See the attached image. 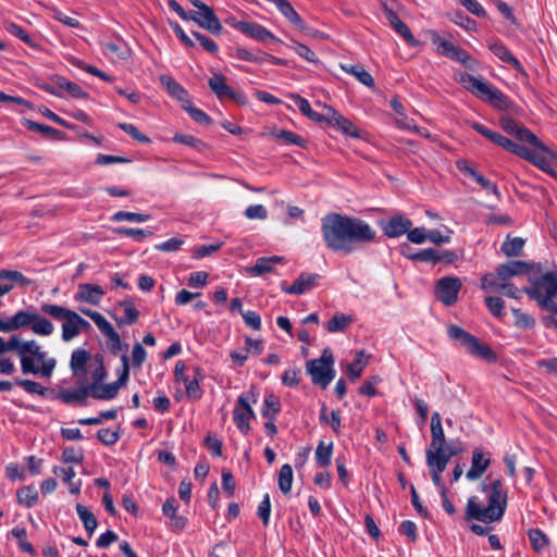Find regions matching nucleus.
Here are the masks:
<instances>
[{"label": "nucleus", "mask_w": 557, "mask_h": 557, "mask_svg": "<svg viewBox=\"0 0 557 557\" xmlns=\"http://www.w3.org/2000/svg\"><path fill=\"white\" fill-rule=\"evenodd\" d=\"M321 232L327 249L345 255L375 240L376 231L364 220L336 212L321 219Z\"/></svg>", "instance_id": "nucleus-1"}, {"label": "nucleus", "mask_w": 557, "mask_h": 557, "mask_svg": "<svg viewBox=\"0 0 557 557\" xmlns=\"http://www.w3.org/2000/svg\"><path fill=\"white\" fill-rule=\"evenodd\" d=\"M0 346L1 354L16 351L24 374L50 377L55 368V359L48 358L47 352L42 351L40 345L34 339L21 342L18 337L12 336L8 342L1 338Z\"/></svg>", "instance_id": "nucleus-2"}, {"label": "nucleus", "mask_w": 557, "mask_h": 557, "mask_svg": "<svg viewBox=\"0 0 557 557\" xmlns=\"http://www.w3.org/2000/svg\"><path fill=\"white\" fill-rule=\"evenodd\" d=\"M483 491L487 493V506H481L478 497H470L466 509L467 518L484 523L500 520L507 506V493L503 490V482L496 479L490 485H483Z\"/></svg>", "instance_id": "nucleus-3"}, {"label": "nucleus", "mask_w": 557, "mask_h": 557, "mask_svg": "<svg viewBox=\"0 0 557 557\" xmlns=\"http://www.w3.org/2000/svg\"><path fill=\"white\" fill-rule=\"evenodd\" d=\"M26 326H30L32 332L39 336H50L54 332L53 323L37 311L18 310L12 317L0 318V332L2 333H10Z\"/></svg>", "instance_id": "nucleus-4"}, {"label": "nucleus", "mask_w": 557, "mask_h": 557, "mask_svg": "<svg viewBox=\"0 0 557 557\" xmlns=\"http://www.w3.org/2000/svg\"><path fill=\"white\" fill-rule=\"evenodd\" d=\"M523 293L535 300L542 309L557 311V269L536 277L531 286L523 288Z\"/></svg>", "instance_id": "nucleus-5"}, {"label": "nucleus", "mask_w": 557, "mask_h": 557, "mask_svg": "<svg viewBox=\"0 0 557 557\" xmlns=\"http://www.w3.org/2000/svg\"><path fill=\"white\" fill-rule=\"evenodd\" d=\"M459 83L475 97L497 109H506L509 106V100L505 94L490 83L479 79L469 73H460Z\"/></svg>", "instance_id": "nucleus-6"}, {"label": "nucleus", "mask_w": 557, "mask_h": 557, "mask_svg": "<svg viewBox=\"0 0 557 557\" xmlns=\"http://www.w3.org/2000/svg\"><path fill=\"white\" fill-rule=\"evenodd\" d=\"M447 332L448 336L458 342L468 354L486 361L496 360V355L488 345L481 343L479 338L468 333L462 327L450 325Z\"/></svg>", "instance_id": "nucleus-7"}, {"label": "nucleus", "mask_w": 557, "mask_h": 557, "mask_svg": "<svg viewBox=\"0 0 557 557\" xmlns=\"http://www.w3.org/2000/svg\"><path fill=\"white\" fill-rule=\"evenodd\" d=\"M306 370L311 376L313 384L319 385L323 389L326 388L335 376L332 351L324 349L320 358L308 360Z\"/></svg>", "instance_id": "nucleus-8"}, {"label": "nucleus", "mask_w": 557, "mask_h": 557, "mask_svg": "<svg viewBox=\"0 0 557 557\" xmlns=\"http://www.w3.org/2000/svg\"><path fill=\"white\" fill-rule=\"evenodd\" d=\"M41 312L48 314L55 321H62V339L71 342L79 335L77 326V312L63 306L53 304H44L40 307Z\"/></svg>", "instance_id": "nucleus-9"}, {"label": "nucleus", "mask_w": 557, "mask_h": 557, "mask_svg": "<svg viewBox=\"0 0 557 557\" xmlns=\"http://www.w3.org/2000/svg\"><path fill=\"white\" fill-rule=\"evenodd\" d=\"M251 403H257L255 388H250L238 396L233 411L234 423L244 435L249 433L250 420L256 418V413L250 406Z\"/></svg>", "instance_id": "nucleus-10"}, {"label": "nucleus", "mask_w": 557, "mask_h": 557, "mask_svg": "<svg viewBox=\"0 0 557 557\" xmlns=\"http://www.w3.org/2000/svg\"><path fill=\"white\" fill-rule=\"evenodd\" d=\"M121 361L122 370L115 382L110 384L99 383L97 385H89L91 397L95 399L109 400L113 399L117 395L120 388L126 384L129 376V359L126 352L121 356Z\"/></svg>", "instance_id": "nucleus-11"}, {"label": "nucleus", "mask_w": 557, "mask_h": 557, "mask_svg": "<svg viewBox=\"0 0 557 557\" xmlns=\"http://www.w3.org/2000/svg\"><path fill=\"white\" fill-rule=\"evenodd\" d=\"M461 286L462 283L458 277H442L436 282L435 296L443 305L453 306L458 299Z\"/></svg>", "instance_id": "nucleus-12"}, {"label": "nucleus", "mask_w": 557, "mask_h": 557, "mask_svg": "<svg viewBox=\"0 0 557 557\" xmlns=\"http://www.w3.org/2000/svg\"><path fill=\"white\" fill-rule=\"evenodd\" d=\"M188 21L196 22L200 27L215 35L222 32L220 21L209 5H202L200 10L188 12Z\"/></svg>", "instance_id": "nucleus-13"}, {"label": "nucleus", "mask_w": 557, "mask_h": 557, "mask_svg": "<svg viewBox=\"0 0 557 557\" xmlns=\"http://www.w3.org/2000/svg\"><path fill=\"white\" fill-rule=\"evenodd\" d=\"M209 87L215 94L219 99L228 98L237 103H246V97L234 91L227 84L226 78L221 73H213L212 77L209 78Z\"/></svg>", "instance_id": "nucleus-14"}, {"label": "nucleus", "mask_w": 557, "mask_h": 557, "mask_svg": "<svg viewBox=\"0 0 557 557\" xmlns=\"http://www.w3.org/2000/svg\"><path fill=\"white\" fill-rule=\"evenodd\" d=\"M383 12L393 29L404 38L411 47L419 46V41L412 35L410 28L398 17L394 10L388 5L387 0H382Z\"/></svg>", "instance_id": "nucleus-15"}, {"label": "nucleus", "mask_w": 557, "mask_h": 557, "mask_svg": "<svg viewBox=\"0 0 557 557\" xmlns=\"http://www.w3.org/2000/svg\"><path fill=\"white\" fill-rule=\"evenodd\" d=\"M233 27L245 34L246 36L258 40L260 42H267L270 40L280 42L281 40L274 36L272 32L267 29L264 26L252 23V22H236L233 24Z\"/></svg>", "instance_id": "nucleus-16"}, {"label": "nucleus", "mask_w": 557, "mask_h": 557, "mask_svg": "<svg viewBox=\"0 0 557 557\" xmlns=\"http://www.w3.org/2000/svg\"><path fill=\"white\" fill-rule=\"evenodd\" d=\"M106 292L100 285L89 284V283H81L77 286V292L74 295V300L77 302H86L92 306H98Z\"/></svg>", "instance_id": "nucleus-17"}, {"label": "nucleus", "mask_w": 557, "mask_h": 557, "mask_svg": "<svg viewBox=\"0 0 557 557\" xmlns=\"http://www.w3.org/2000/svg\"><path fill=\"white\" fill-rule=\"evenodd\" d=\"M431 444L425 451V457L430 454L438 455L442 447L446 445V438L442 426V419L438 412H434L431 418Z\"/></svg>", "instance_id": "nucleus-18"}, {"label": "nucleus", "mask_w": 557, "mask_h": 557, "mask_svg": "<svg viewBox=\"0 0 557 557\" xmlns=\"http://www.w3.org/2000/svg\"><path fill=\"white\" fill-rule=\"evenodd\" d=\"M481 288L490 292L503 290L507 297L519 299L520 294L523 292L518 289L513 284L505 282L499 283L496 281V276L492 273L485 274L481 280Z\"/></svg>", "instance_id": "nucleus-19"}, {"label": "nucleus", "mask_w": 557, "mask_h": 557, "mask_svg": "<svg viewBox=\"0 0 557 557\" xmlns=\"http://www.w3.org/2000/svg\"><path fill=\"white\" fill-rule=\"evenodd\" d=\"M529 271V264L524 261L513 260L506 263L499 264L496 269V273H492L496 276V281L505 283L513 276L524 274Z\"/></svg>", "instance_id": "nucleus-20"}, {"label": "nucleus", "mask_w": 557, "mask_h": 557, "mask_svg": "<svg viewBox=\"0 0 557 557\" xmlns=\"http://www.w3.org/2000/svg\"><path fill=\"white\" fill-rule=\"evenodd\" d=\"M319 277V274L301 273L289 286L286 284V282H282L281 288L286 294L302 295L315 285Z\"/></svg>", "instance_id": "nucleus-21"}, {"label": "nucleus", "mask_w": 557, "mask_h": 557, "mask_svg": "<svg viewBox=\"0 0 557 557\" xmlns=\"http://www.w3.org/2000/svg\"><path fill=\"white\" fill-rule=\"evenodd\" d=\"M491 465L490 454L485 455L481 448L472 451L471 468L467 471L466 478L470 481L480 479Z\"/></svg>", "instance_id": "nucleus-22"}, {"label": "nucleus", "mask_w": 557, "mask_h": 557, "mask_svg": "<svg viewBox=\"0 0 557 557\" xmlns=\"http://www.w3.org/2000/svg\"><path fill=\"white\" fill-rule=\"evenodd\" d=\"M488 48L499 60L510 64L523 77H528V73L520 61L500 41L490 42Z\"/></svg>", "instance_id": "nucleus-23"}, {"label": "nucleus", "mask_w": 557, "mask_h": 557, "mask_svg": "<svg viewBox=\"0 0 557 557\" xmlns=\"http://www.w3.org/2000/svg\"><path fill=\"white\" fill-rule=\"evenodd\" d=\"M90 359V354L83 348L73 350L71 355L70 368L73 376L78 379V383H82V379L87 372V363Z\"/></svg>", "instance_id": "nucleus-24"}, {"label": "nucleus", "mask_w": 557, "mask_h": 557, "mask_svg": "<svg viewBox=\"0 0 557 557\" xmlns=\"http://www.w3.org/2000/svg\"><path fill=\"white\" fill-rule=\"evenodd\" d=\"M90 395L89 385H83L74 389H62L58 398L66 405H87V397Z\"/></svg>", "instance_id": "nucleus-25"}, {"label": "nucleus", "mask_w": 557, "mask_h": 557, "mask_svg": "<svg viewBox=\"0 0 557 557\" xmlns=\"http://www.w3.org/2000/svg\"><path fill=\"white\" fill-rule=\"evenodd\" d=\"M411 226V220L403 215H396L393 216L384 226V234L389 238L399 237L404 234H407Z\"/></svg>", "instance_id": "nucleus-26"}, {"label": "nucleus", "mask_w": 557, "mask_h": 557, "mask_svg": "<svg viewBox=\"0 0 557 557\" xmlns=\"http://www.w3.org/2000/svg\"><path fill=\"white\" fill-rule=\"evenodd\" d=\"M160 83L168 92L182 102V104L186 103V100H189L187 90L170 75H161Z\"/></svg>", "instance_id": "nucleus-27"}, {"label": "nucleus", "mask_w": 557, "mask_h": 557, "mask_svg": "<svg viewBox=\"0 0 557 557\" xmlns=\"http://www.w3.org/2000/svg\"><path fill=\"white\" fill-rule=\"evenodd\" d=\"M270 2H273L281 14L288 20L294 26H296L299 29L305 28V22L300 17V15L295 11L293 5L287 0H270Z\"/></svg>", "instance_id": "nucleus-28"}, {"label": "nucleus", "mask_w": 557, "mask_h": 557, "mask_svg": "<svg viewBox=\"0 0 557 557\" xmlns=\"http://www.w3.org/2000/svg\"><path fill=\"white\" fill-rule=\"evenodd\" d=\"M284 262V257L273 256V257H262L257 259L253 267L248 269V272L252 275H263L265 273H270L273 271L274 265Z\"/></svg>", "instance_id": "nucleus-29"}, {"label": "nucleus", "mask_w": 557, "mask_h": 557, "mask_svg": "<svg viewBox=\"0 0 557 557\" xmlns=\"http://www.w3.org/2000/svg\"><path fill=\"white\" fill-rule=\"evenodd\" d=\"M79 311L89 317L94 323L97 325L99 331L106 336V338L111 337L115 333H117L112 324L98 311H94L87 308H81Z\"/></svg>", "instance_id": "nucleus-30"}, {"label": "nucleus", "mask_w": 557, "mask_h": 557, "mask_svg": "<svg viewBox=\"0 0 557 557\" xmlns=\"http://www.w3.org/2000/svg\"><path fill=\"white\" fill-rule=\"evenodd\" d=\"M177 507L174 498H169L162 506V512L164 516L171 519V525L174 530L181 531L186 525V518L176 513Z\"/></svg>", "instance_id": "nucleus-31"}, {"label": "nucleus", "mask_w": 557, "mask_h": 557, "mask_svg": "<svg viewBox=\"0 0 557 557\" xmlns=\"http://www.w3.org/2000/svg\"><path fill=\"white\" fill-rule=\"evenodd\" d=\"M119 306L124 309V317H114L117 326L135 324L139 319V311L131 300H122Z\"/></svg>", "instance_id": "nucleus-32"}, {"label": "nucleus", "mask_w": 557, "mask_h": 557, "mask_svg": "<svg viewBox=\"0 0 557 557\" xmlns=\"http://www.w3.org/2000/svg\"><path fill=\"white\" fill-rule=\"evenodd\" d=\"M389 104L397 114L395 122L399 128L411 129L414 127V121L407 116L405 107L400 103L397 96L391 99Z\"/></svg>", "instance_id": "nucleus-33"}, {"label": "nucleus", "mask_w": 557, "mask_h": 557, "mask_svg": "<svg viewBox=\"0 0 557 557\" xmlns=\"http://www.w3.org/2000/svg\"><path fill=\"white\" fill-rule=\"evenodd\" d=\"M76 512L84 524V528L89 536H91L97 529L98 521L96 516L84 505H76Z\"/></svg>", "instance_id": "nucleus-34"}, {"label": "nucleus", "mask_w": 557, "mask_h": 557, "mask_svg": "<svg viewBox=\"0 0 557 557\" xmlns=\"http://www.w3.org/2000/svg\"><path fill=\"white\" fill-rule=\"evenodd\" d=\"M280 411V398L272 393L267 394L261 409V414L268 420H275V417Z\"/></svg>", "instance_id": "nucleus-35"}, {"label": "nucleus", "mask_w": 557, "mask_h": 557, "mask_svg": "<svg viewBox=\"0 0 557 557\" xmlns=\"http://www.w3.org/2000/svg\"><path fill=\"white\" fill-rule=\"evenodd\" d=\"M426 34L432 44L436 47V52L441 55L449 58L456 46L450 41L442 38L435 30H428Z\"/></svg>", "instance_id": "nucleus-36"}, {"label": "nucleus", "mask_w": 557, "mask_h": 557, "mask_svg": "<svg viewBox=\"0 0 557 557\" xmlns=\"http://www.w3.org/2000/svg\"><path fill=\"white\" fill-rule=\"evenodd\" d=\"M426 463L431 470V476H432L433 483L438 487L442 486L441 474L446 469L445 459L435 458V456H433V454H430L429 457H426Z\"/></svg>", "instance_id": "nucleus-37"}, {"label": "nucleus", "mask_w": 557, "mask_h": 557, "mask_svg": "<svg viewBox=\"0 0 557 557\" xmlns=\"http://www.w3.org/2000/svg\"><path fill=\"white\" fill-rule=\"evenodd\" d=\"M16 499L20 505L30 508L38 500V492L33 485L23 486L17 490Z\"/></svg>", "instance_id": "nucleus-38"}, {"label": "nucleus", "mask_w": 557, "mask_h": 557, "mask_svg": "<svg viewBox=\"0 0 557 557\" xmlns=\"http://www.w3.org/2000/svg\"><path fill=\"white\" fill-rule=\"evenodd\" d=\"M367 363L368 359L364 357L363 350L357 351L354 361L347 367V375L349 379L352 381L358 380L361 376Z\"/></svg>", "instance_id": "nucleus-39"}, {"label": "nucleus", "mask_w": 557, "mask_h": 557, "mask_svg": "<svg viewBox=\"0 0 557 557\" xmlns=\"http://www.w3.org/2000/svg\"><path fill=\"white\" fill-rule=\"evenodd\" d=\"M352 322L354 318L351 315L338 312L333 315L325 327L330 333H337L343 332Z\"/></svg>", "instance_id": "nucleus-40"}, {"label": "nucleus", "mask_w": 557, "mask_h": 557, "mask_svg": "<svg viewBox=\"0 0 557 557\" xmlns=\"http://www.w3.org/2000/svg\"><path fill=\"white\" fill-rule=\"evenodd\" d=\"M333 455V443L320 442L315 448L314 459L319 467L325 468L331 465Z\"/></svg>", "instance_id": "nucleus-41"}, {"label": "nucleus", "mask_w": 557, "mask_h": 557, "mask_svg": "<svg viewBox=\"0 0 557 557\" xmlns=\"http://www.w3.org/2000/svg\"><path fill=\"white\" fill-rule=\"evenodd\" d=\"M465 172L472 177L478 184L482 186L488 194L495 195L497 198H500V193L496 184L484 177L482 174H480L478 171H475L471 166H467L465 169Z\"/></svg>", "instance_id": "nucleus-42"}, {"label": "nucleus", "mask_w": 557, "mask_h": 557, "mask_svg": "<svg viewBox=\"0 0 557 557\" xmlns=\"http://www.w3.org/2000/svg\"><path fill=\"white\" fill-rule=\"evenodd\" d=\"M330 122L336 127H338L344 134L351 137H359L357 127L350 121H348L337 112H332Z\"/></svg>", "instance_id": "nucleus-43"}, {"label": "nucleus", "mask_w": 557, "mask_h": 557, "mask_svg": "<svg viewBox=\"0 0 557 557\" xmlns=\"http://www.w3.org/2000/svg\"><path fill=\"white\" fill-rule=\"evenodd\" d=\"M342 69L354 75L361 84L367 87H374L375 83L372 75L366 71L361 65H342Z\"/></svg>", "instance_id": "nucleus-44"}, {"label": "nucleus", "mask_w": 557, "mask_h": 557, "mask_svg": "<svg viewBox=\"0 0 557 557\" xmlns=\"http://www.w3.org/2000/svg\"><path fill=\"white\" fill-rule=\"evenodd\" d=\"M521 143H528L531 147L541 151H548L545 145L528 128L520 126L513 135Z\"/></svg>", "instance_id": "nucleus-45"}, {"label": "nucleus", "mask_w": 557, "mask_h": 557, "mask_svg": "<svg viewBox=\"0 0 557 557\" xmlns=\"http://www.w3.org/2000/svg\"><path fill=\"white\" fill-rule=\"evenodd\" d=\"M103 51L106 54L116 57L120 60H127L131 55V50L124 41L106 42L103 44Z\"/></svg>", "instance_id": "nucleus-46"}, {"label": "nucleus", "mask_w": 557, "mask_h": 557, "mask_svg": "<svg viewBox=\"0 0 557 557\" xmlns=\"http://www.w3.org/2000/svg\"><path fill=\"white\" fill-rule=\"evenodd\" d=\"M199 377H201L200 370L195 369V377L194 379H184V385L186 388V394L188 398L193 400H198L202 397V389L200 388Z\"/></svg>", "instance_id": "nucleus-47"}, {"label": "nucleus", "mask_w": 557, "mask_h": 557, "mask_svg": "<svg viewBox=\"0 0 557 557\" xmlns=\"http://www.w3.org/2000/svg\"><path fill=\"white\" fill-rule=\"evenodd\" d=\"M55 85L57 87L66 90L69 95L74 98L86 99L88 97V94L81 86L62 76H58L55 78Z\"/></svg>", "instance_id": "nucleus-48"}, {"label": "nucleus", "mask_w": 557, "mask_h": 557, "mask_svg": "<svg viewBox=\"0 0 557 557\" xmlns=\"http://www.w3.org/2000/svg\"><path fill=\"white\" fill-rule=\"evenodd\" d=\"M524 243V239H522L521 237L507 236V238L502 245V251L507 257H517L521 253Z\"/></svg>", "instance_id": "nucleus-49"}, {"label": "nucleus", "mask_w": 557, "mask_h": 557, "mask_svg": "<svg viewBox=\"0 0 557 557\" xmlns=\"http://www.w3.org/2000/svg\"><path fill=\"white\" fill-rule=\"evenodd\" d=\"M528 535L536 553H542L549 545L548 536L540 529L529 530Z\"/></svg>", "instance_id": "nucleus-50"}, {"label": "nucleus", "mask_w": 557, "mask_h": 557, "mask_svg": "<svg viewBox=\"0 0 557 557\" xmlns=\"http://www.w3.org/2000/svg\"><path fill=\"white\" fill-rule=\"evenodd\" d=\"M278 487L283 494H288L293 485V469L290 465H283L278 472Z\"/></svg>", "instance_id": "nucleus-51"}, {"label": "nucleus", "mask_w": 557, "mask_h": 557, "mask_svg": "<svg viewBox=\"0 0 557 557\" xmlns=\"http://www.w3.org/2000/svg\"><path fill=\"white\" fill-rule=\"evenodd\" d=\"M53 473L55 475H59L63 482L67 483L70 486H71V493L72 494H78L79 491H81V484H74L73 483V479L75 476V471L72 467H67V468H60V467H54L53 468Z\"/></svg>", "instance_id": "nucleus-52"}, {"label": "nucleus", "mask_w": 557, "mask_h": 557, "mask_svg": "<svg viewBox=\"0 0 557 557\" xmlns=\"http://www.w3.org/2000/svg\"><path fill=\"white\" fill-rule=\"evenodd\" d=\"M405 256L410 260L421 261V262H425V263L435 264V263L440 262L438 250H435L432 248L422 249L418 252L405 255Z\"/></svg>", "instance_id": "nucleus-53"}, {"label": "nucleus", "mask_w": 557, "mask_h": 557, "mask_svg": "<svg viewBox=\"0 0 557 557\" xmlns=\"http://www.w3.org/2000/svg\"><path fill=\"white\" fill-rule=\"evenodd\" d=\"M183 109L187 111L190 117L199 124L210 125L212 123V119L205 111L194 107L189 100H186V103H183Z\"/></svg>", "instance_id": "nucleus-54"}, {"label": "nucleus", "mask_w": 557, "mask_h": 557, "mask_svg": "<svg viewBox=\"0 0 557 557\" xmlns=\"http://www.w3.org/2000/svg\"><path fill=\"white\" fill-rule=\"evenodd\" d=\"M9 281L10 283L18 284L21 286L30 285L32 281L23 275L22 272L16 270H0V281Z\"/></svg>", "instance_id": "nucleus-55"}, {"label": "nucleus", "mask_w": 557, "mask_h": 557, "mask_svg": "<svg viewBox=\"0 0 557 557\" xmlns=\"http://www.w3.org/2000/svg\"><path fill=\"white\" fill-rule=\"evenodd\" d=\"M149 219H150L149 214L128 212V211H117L111 218V220L113 222L128 221V222H136V223H143V222L148 221Z\"/></svg>", "instance_id": "nucleus-56"}, {"label": "nucleus", "mask_w": 557, "mask_h": 557, "mask_svg": "<svg viewBox=\"0 0 557 557\" xmlns=\"http://www.w3.org/2000/svg\"><path fill=\"white\" fill-rule=\"evenodd\" d=\"M11 534L13 537L18 540V547L21 550L28 553L30 555L35 554V549L33 545L26 540L27 532L25 528L15 527L11 530Z\"/></svg>", "instance_id": "nucleus-57"}, {"label": "nucleus", "mask_w": 557, "mask_h": 557, "mask_svg": "<svg viewBox=\"0 0 557 557\" xmlns=\"http://www.w3.org/2000/svg\"><path fill=\"white\" fill-rule=\"evenodd\" d=\"M512 311V314L515 317V325L518 327V329H533L534 325H535V319L530 315L529 313H525L523 311H521L520 309H517V308H512L511 309Z\"/></svg>", "instance_id": "nucleus-58"}, {"label": "nucleus", "mask_w": 557, "mask_h": 557, "mask_svg": "<svg viewBox=\"0 0 557 557\" xmlns=\"http://www.w3.org/2000/svg\"><path fill=\"white\" fill-rule=\"evenodd\" d=\"M117 417L116 409L106 410L99 413L97 417L92 418H82L78 420V423L82 425H98L101 424L104 420H114Z\"/></svg>", "instance_id": "nucleus-59"}, {"label": "nucleus", "mask_w": 557, "mask_h": 557, "mask_svg": "<svg viewBox=\"0 0 557 557\" xmlns=\"http://www.w3.org/2000/svg\"><path fill=\"white\" fill-rule=\"evenodd\" d=\"M470 126L476 131L479 134L483 135L485 138L491 140L493 144L500 146V143L504 138V136L499 133H496L490 128H487L485 125L478 123V122H471Z\"/></svg>", "instance_id": "nucleus-60"}, {"label": "nucleus", "mask_w": 557, "mask_h": 557, "mask_svg": "<svg viewBox=\"0 0 557 557\" xmlns=\"http://www.w3.org/2000/svg\"><path fill=\"white\" fill-rule=\"evenodd\" d=\"M15 384L21 386L28 394H37L40 396H45L47 393L46 387L28 379H15Z\"/></svg>", "instance_id": "nucleus-61"}, {"label": "nucleus", "mask_w": 557, "mask_h": 557, "mask_svg": "<svg viewBox=\"0 0 557 557\" xmlns=\"http://www.w3.org/2000/svg\"><path fill=\"white\" fill-rule=\"evenodd\" d=\"M95 363L96 367L91 371V384L90 385H97L99 383H102V381L107 377V370L103 364V359L101 355L95 356Z\"/></svg>", "instance_id": "nucleus-62"}, {"label": "nucleus", "mask_w": 557, "mask_h": 557, "mask_svg": "<svg viewBox=\"0 0 557 557\" xmlns=\"http://www.w3.org/2000/svg\"><path fill=\"white\" fill-rule=\"evenodd\" d=\"M115 233L119 235L133 237L137 242H141L145 237L153 235L152 231L133 227H120L115 230Z\"/></svg>", "instance_id": "nucleus-63"}, {"label": "nucleus", "mask_w": 557, "mask_h": 557, "mask_svg": "<svg viewBox=\"0 0 557 557\" xmlns=\"http://www.w3.org/2000/svg\"><path fill=\"white\" fill-rule=\"evenodd\" d=\"M97 438L107 446L114 445L120 440V433L117 431L103 428L98 430Z\"/></svg>", "instance_id": "nucleus-64"}]
</instances>
